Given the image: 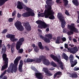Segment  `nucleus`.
Listing matches in <instances>:
<instances>
[{"label": "nucleus", "mask_w": 79, "mask_h": 79, "mask_svg": "<svg viewBox=\"0 0 79 79\" xmlns=\"http://www.w3.org/2000/svg\"><path fill=\"white\" fill-rule=\"evenodd\" d=\"M6 70H5L3 73L2 74V75L0 76V78H2L5 74V73H6Z\"/></svg>", "instance_id": "obj_37"}, {"label": "nucleus", "mask_w": 79, "mask_h": 79, "mask_svg": "<svg viewBox=\"0 0 79 79\" xmlns=\"http://www.w3.org/2000/svg\"><path fill=\"white\" fill-rule=\"evenodd\" d=\"M69 40H71L72 39H71V36H69Z\"/></svg>", "instance_id": "obj_61"}, {"label": "nucleus", "mask_w": 79, "mask_h": 79, "mask_svg": "<svg viewBox=\"0 0 79 79\" xmlns=\"http://www.w3.org/2000/svg\"><path fill=\"white\" fill-rule=\"evenodd\" d=\"M23 64V60H21L19 66V70L20 72H23V70L22 69Z\"/></svg>", "instance_id": "obj_15"}, {"label": "nucleus", "mask_w": 79, "mask_h": 79, "mask_svg": "<svg viewBox=\"0 0 79 79\" xmlns=\"http://www.w3.org/2000/svg\"><path fill=\"white\" fill-rule=\"evenodd\" d=\"M21 58V57L20 56L14 60V65L17 66H18V61L20 60Z\"/></svg>", "instance_id": "obj_17"}, {"label": "nucleus", "mask_w": 79, "mask_h": 79, "mask_svg": "<svg viewBox=\"0 0 79 79\" xmlns=\"http://www.w3.org/2000/svg\"><path fill=\"white\" fill-rule=\"evenodd\" d=\"M50 56L51 58H53V60H54L55 61H57L58 63H59V66L61 69H63V64H62L61 61L58 59L56 56H54L53 55L51 54Z\"/></svg>", "instance_id": "obj_9"}, {"label": "nucleus", "mask_w": 79, "mask_h": 79, "mask_svg": "<svg viewBox=\"0 0 79 79\" xmlns=\"http://www.w3.org/2000/svg\"><path fill=\"white\" fill-rule=\"evenodd\" d=\"M43 72H44L46 73V75L48 76H52V74L48 72V70L46 68H43L42 69Z\"/></svg>", "instance_id": "obj_14"}, {"label": "nucleus", "mask_w": 79, "mask_h": 79, "mask_svg": "<svg viewBox=\"0 0 79 79\" xmlns=\"http://www.w3.org/2000/svg\"><path fill=\"white\" fill-rule=\"evenodd\" d=\"M15 43H13L11 46V49L12 53H13V52H14L15 51V50L14 49V46H15Z\"/></svg>", "instance_id": "obj_26"}, {"label": "nucleus", "mask_w": 79, "mask_h": 79, "mask_svg": "<svg viewBox=\"0 0 79 79\" xmlns=\"http://www.w3.org/2000/svg\"><path fill=\"white\" fill-rule=\"evenodd\" d=\"M45 58L44 56H40L39 58H37L35 60H34V61L36 63H40L42 61V60H43Z\"/></svg>", "instance_id": "obj_13"}, {"label": "nucleus", "mask_w": 79, "mask_h": 79, "mask_svg": "<svg viewBox=\"0 0 79 79\" xmlns=\"http://www.w3.org/2000/svg\"><path fill=\"white\" fill-rule=\"evenodd\" d=\"M51 0H48L46 1V4H47V7H49V6H50L51 8H52L51 6H50V2H49V1H51Z\"/></svg>", "instance_id": "obj_27"}, {"label": "nucleus", "mask_w": 79, "mask_h": 79, "mask_svg": "<svg viewBox=\"0 0 79 79\" xmlns=\"http://www.w3.org/2000/svg\"><path fill=\"white\" fill-rule=\"evenodd\" d=\"M35 76L36 77L38 78V79H42V78H43V76L40 73H35Z\"/></svg>", "instance_id": "obj_18"}, {"label": "nucleus", "mask_w": 79, "mask_h": 79, "mask_svg": "<svg viewBox=\"0 0 79 79\" xmlns=\"http://www.w3.org/2000/svg\"><path fill=\"white\" fill-rule=\"evenodd\" d=\"M61 40L64 42H65V41L66 40V38H65V37H63V38H62Z\"/></svg>", "instance_id": "obj_47"}, {"label": "nucleus", "mask_w": 79, "mask_h": 79, "mask_svg": "<svg viewBox=\"0 0 79 79\" xmlns=\"http://www.w3.org/2000/svg\"><path fill=\"white\" fill-rule=\"evenodd\" d=\"M61 0H56V2L58 3H61Z\"/></svg>", "instance_id": "obj_44"}, {"label": "nucleus", "mask_w": 79, "mask_h": 79, "mask_svg": "<svg viewBox=\"0 0 79 79\" xmlns=\"http://www.w3.org/2000/svg\"><path fill=\"white\" fill-rule=\"evenodd\" d=\"M5 52H6V47L5 46H4L3 48L2 49V53H5Z\"/></svg>", "instance_id": "obj_34"}, {"label": "nucleus", "mask_w": 79, "mask_h": 79, "mask_svg": "<svg viewBox=\"0 0 79 79\" xmlns=\"http://www.w3.org/2000/svg\"><path fill=\"white\" fill-rule=\"evenodd\" d=\"M23 52V49H20L18 51V52L19 53H22Z\"/></svg>", "instance_id": "obj_39"}, {"label": "nucleus", "mask_w": 79, "mask_h": 79, "mask_svg": "<svg viewBox=\"0 0 79 79\" xmlns=\"http://www.w3.org/2000/svg\"><path fill=\"white\" fill-rule=\"evenodd\" d=\"M21 23L18 21L15 23V26L18 30L23 31H24V27L21 25Z\"/></svg>", "instance_id": "obj_10"}, {"label": "nucleus", "mask_w": 79, "mask_h": 79, "mask_svg": "<svg viewBox=\"0 0 79 79\" xmlns=\"http://www.w3.org/2000/svg\"><path fill=\"white\" fill-rule=\"evenodd\" d=\"M62 57L63 58L65 59L66 61H68L69 60L68 56L66 55L65 53H63L62 55Z\"/></svg>", "instance_id": "obj_20"}, {"label": "nucleus", "mask_w": 79, "mask_h": 79, "mask_svg": "<svg viewBox=\"0 0 79 79\" xmlns=\"http://www.w3.org/2000/svg\"><path fill=\"white\" fill-rule=\"evenodd\" d=\"M6 37L7 38H10V39L11 40V38H12V37H13V35L8 34L7 35H6Z\"/></svg>", "instance_id": "obj_35"}, {"label": "nucleus", "mask_w": 79, "mask_h": 79, "mask_svg": "<svg viewBox=\"0 0 79 79\" xmlns=\"http://www.w3.org/2000/svg\"><path fill=\"white\" fill-rule=\"evenodd\" d=\"M43 62L44 64L45 65H49L50 64V62L48 60H47L46 59H44L43 60Z\"/></svg>", "instance_id": "obj_19"}, {"label": "nucleus", "mask_w": 79, "mask_h": 79, "mask_svg": "<svg viewBox=\"0 0 79 79\" xmlns=\"http://www.w3.org/2000/svg\"><path fill=\"white\" fill-rule=\"evenodd\" d=\"M2 58L3 60L5 61V64L2 67V71L4 70L5 69H6V68H8V59L6 58V55L5 54H4L2 55Z\"/></svg>", "instance_id": "obj_7"}, {"label": "nucleus", "mask_w": 79, "mask_h": 79, "mask_svg": "<svg viewBox=\"0 0 79 79\" xmlns=\"http://www.w3.org/2000/svg\"><path fill=\"white\" fill-rule=\"evenodd\" d=\"M75 65H75V64H72L71 65V67H74V66H75Z\"/></svg>", "instance_id": "obj_63"}, {"label": "nucleus", "mask_w": 79, "mask_h": 79, "mask_svg": "<svg viewBox=\"0 0 79 79\" xmlns=\"http://www.w3.org/2000/svg\"><path fill=\"white\" fill-rule=\"evenodd\" d=\"M16 15V11L15 10L12 14V16H14Z\"/></svg>", "instance_id": "obj_45"}, {"label": "nucleus", "mask_w": 79, "mask_h": 79, "mask_svg": "<svg viewBox=\"0 0 79 79\" xmlns=\"http://www.w3.org/2000/svg\"><path fill=\"white\" fill-rule=\"evenodd\" d=\"M74 71H78L79 70V68L78 67H75L73 69Z\"/></svg>", "instance_id": "obj_42"}, {"label": "nucleus", "mask_w": 79, "mask_h": 79, "mask_svg": "<svg viewBox=\"0 0 79 79\" xmlns=\"http://www.w3.org/2000/svg\"><path fill=\"white\" fill-rule=\"evenodd\" d=\"M24 38H22L19 40V41H18L17 42V44L16 45V48L17 50H18L21 47V45L23 44V43L24 41Z\"/></svg>", "instance_id": "obj_11"}, {"label": "nucleus", "mask_w": 79, "mask_h": 79, "mask_svg": "<svg viewBox=\"0 0 79 79\" xmlns=\"http://www.w3.org/2000/svg\"><path fill=\"white\" fill-rule=\"evenodd\" d=\"M49 7H47V6L46 5L45 6V8L46 9H48L45 10L44 13H42L41 14H38V17L41 16V17H44L45 16L46 18H48V16L52 14H53V12L52 10V8L51 6H49Z\"/></svg>", "instance_id": "obj_2"}, {"label": "nucleus", "mask_w": 79, "mask_h": 79, "mask_svg": "<svg viewBox=\"0 0 79 79\" xmlns=\"http://www.w3.org/2000/svg\"><path fill=\"white\" fill-rule=\"evenodd\" d=\"M6 47L7 48H8V49H9L11 47V45L10 44H8L7 45Z\"/></svg>", "instance_id": "obj_48"}, {"label": "nucleus", "mask_w": 79, "mask_h": 79, "mask_svg": "<svg viewBox=\"0 0 79 79\" xmlns=\"http://www.w3.org/2000/svg\"><path fill=\"white\" fill-rule=\"evenodd\" d=\"M76 58H78V59H79V56H76Z\"/></svg>", "instance_id": "obj_64"}, {"label": "nucleus", "mask_w": 79, "mask_h": 79, "mask_svg": "<svg viewBox=\"0 0 79 79\" xmlns=\"http://www.w3.org/2000/svg\"><path fill=\"white\" fill-rule=\"evenodd\" d=\"M61 75V73L60 72H58L57 73H56L54 75V78H55L56 77V76L57 75Z\"/></svg>", "instance_id": "obj_30"}, {"label": "nucleus", "mask_w": 79, "mask_h": 79, "mask_svg": "<svg viewBox=\"0 0 79 79\" xmlns=\"http://www.w3.org/2000/svg\"><path fill=\"white\" fill-rule=\"evenodd\" d=\"M74 62L75 63V65H76L77 63V60H75Z\"/></svg>", "instance_id": "obj_54"}, {"label": "nucleus", "mask_w": 79, "mask_h": 79, "mask_svg": "<svg viewBox=\"0 0 79 79\" xmlns=\"http://www.w3.org/2000/svg\"><path fill=\"white\" fill-rule=\"evenodd\" d=\"M38 46H39V47H40V49H41V50H43V49H44V47L42 46V43H41V42H39Z\"/></svg>", "instance_id": "obj_25"}, {"label": "nucleus", "mask_w": 79, "mask_h": 79, "mask_svg": "<svg viewBox=\"0 0 79 79\" xmlns=\"http://www.w3.org/2000/svg\"><path fill=\"white\" fill-rule=\"evenodd\" d=\"M17 16L18 18H20V17L21 16V14H20L19 13H18Z\"/></svg>", "instance_id": "obj_49"}, {"label": "nucleus", "mask_w": 79, "mask_h": 79, "mask_svg": "<svg viewBox=\"0 0 79 79\" xmlns=\"http://www.w3.org/2000/svg\"><path fill=\"white\" fill-rule=\"evenodd\" d=\"M70 61L71 64H72L74 63L73 62V60H74V57L73 55H70L69 56Z\"/></svg>", "instance_id": "obj_21"}, {"label": "nucleus", "mask_w": 79, "mask_h": 79, "mask_svg": "<svg viewBox=\"0 0 79 79\" xmlns=\"http://www.w3.org/2000/svg\"><path fill=\"white\" fill-rule=\"evenodd\" d=\"M52 10L53 12V13L50 15L48 17V18L49 19H55V16L53 15H54V12H53V10Z\"/></svg>", "instance_id": "obj_22"}, {"label": "nucleus", "mask_w": 79, "mask_h": 79, "mask_svg": "<svg viewBox=\"0 0 79 79\" xmlns=\"http://www.w3.org/2000/svg\"><path fill=\"white\" fill-rule=\"evenodd\" d=\"M57 16L61 22V27L62 28H64L66 26V22L64 21V18L63 16V15L61 13H58Z\"/></svg>", "instance_id": "obj_4"}, {"label": "nucleus", "mask_w": 79, "mask_h": 79, "mask_svg": "<svg viewBox=\"0 0 79 79\" xmlns=\"http://www.w3.org/2000/svg\"><path fill=\"white\" fill-rule=\"evenodd\" d=\"M2 41L1 40H0V48L2 47V44H2Z\"/></svg>", "instance_id": "obj_51"}, {"label": "nucleus", "mask_w": 79, "mask_h": 79, "mask_svg": "<svg viewBox=\"0 0 79 79\" xmlns=\"http://www.w3.org/2000/svg\"><path fill=\"white\" fill-rule=\"evenodd\" d=\"M61 40V37H57V40L56 42V44H60V41Z\"/></svg>", "instance_id": "obj_28"}, {"label": "nucleus", "mask_w": 79, "mask_h": 79, "mask_svg": "<svg viewBox=\"0 0 79 79\" xmlns=\"http://www.w3.org/2000/svg\"><path fill=\"white\" fill-rule=\"evenodd\" d=\"M51 64L52 66H53V67H56L57 66L56 64L53 61L51 62Z\"/></svg>", "instance_id": "obj_32"}, {"label": "nucleus", "mask_w": 79, "mask_h": 79, "mask_svg": "<svg viewBox=\"0 0 79 79\" xmlns=\"http://www.w3.org/2000/svg\"><path fill=\"white\" fill-rule=\"evenodd\" d=\"M31 69L34 71H37V69H35V68L34 66H32L31 67Z\"/></svg>", "instance_id": "obj_41"}, {"label": "nucleus", "mask_w": 79, "mask_h": 79, "mask_svg": "<svg viewBox=\"0 0 79 79\" xmlns=\"http://www.w3.org/2000/svg\"><path fill=\"white\" fill-rule=\"evenodd\" d=\"M32 61H34V60L29 58L27 59V63H28L29 62H32Z\"/></svg>", "instance_id": "obj_33"}, {"label": "nucleus", "mask_w": 79, "mask_h": 79, "mask_svg": "<svg viewBox=\"0 0 79 79\" xmlns=\"http://www.w3.org/2000/svg\"><path fill=\"white\" fill-rule=\"evenodd\" d=\"M63 1L64 2L65 6H66L68 3V1L67 0H63Z\"/></svg>", "instance_id": "obj_36"}, {"label": "nucleus", "mask_w": 79, "mask_h": 79, "mask_svg": "<svg viewBox=\"0 0 79 79\" xmlns=\"http://www.w3.org/2000/svg\"><path fill=\"white\" fill-rule=\"evenodd\" d=\"M73 40L74 42H77V40H76V39H73Z\"/></svg>", "instance_id": "obj_55"}, {"label": "nucleus", "mask_w": 79, "mask_h": 79, "mask_svg": "<svg viewBox=\"0 0 79 79\" xmlns=\"http://www.w3.org/2000/svg\"><path fill=\"white\" fill-rule=\"evenodd\" d=\"M38 32H40V33H42V32L41 30H40V29H38Z\"/></svg>", "instance_id": "obj_52"}, {"label": "nucleus", "mask_w": 79, "mask_h": 79, "mask_svg": "<svg viewBox=\"0 0 79 79\" xmlns=\"http://www.w3.org/2000/svg\"><path fill=\"white\" fill-rule=\"evenodd\" d=\"M65 14L66 15H69V12H68V11L66 10V11L65 12Z\"/></svg>", "instance_id": "obj_46"}, {"label": "nucleus", "mask_w": 79, "mask_h": 79, "mask_svg": "<svg viewBox=\"0 0 79 79\" xmlns=\"http://www.w3.org/2000/svg\"><path fill=\"white\" fill-rule=\"evenodd\" d=\"M34 50L36 53H37L39 52V48L37 46H35V48H34Z\"/></svg>", "instance_id": "obj_31"}, {"label": "nucleus", "mask_w": 79, "mask_h": 79, "mask_svg": "<svg viewBox=\"0 0 79 79\" xmlns=\"http://www.w3.org/2000/svg\"><path fill=\"white\" fill-rule=\"evenodd\" d=\"M36 23L37 24H39L38 26L39 28L45 29V28L47 27L48 28L46 29V32H48V31H49V27H48V25L40 20L36 21Z\"/></svg>", "instance_id": "obj_3"}, {"label": "nucleus", "mask_w": 79, "mask_h": 79, "mask_svg": "<svg viewBox=\"0 0 79 79\" xmlns=\"http://www.w3.org/2000/svg\"><path fill=\"white\" fill-rule=\"evenodd\" d=\"M63 32H64V33H66V29H63Z\"/></svg>", "instance_id": "obj_53"}, {"label": "nucleus", "mask_w": 79, "mask_h": 79, "mask_svg": "<svg viewBox=\"0 0 79 79\" xmlns=\"http://www.w3.org/2000/svg\"><path fill=\"white\" fill-rule=\"evenodd\" d=\"M45 36L46 37H47L48 39L45 38L44 36H42V35H41L40 36V37L41 38V39H43V40H44L45 42L49 43V42H50V40H51L52 38V34H48L46 35Z\"/></svg>", "instance_id": "obj_8"}, {"label": "nucleus", "mask_w": 79, "mask_h": 79, "mask_svg": "<svg viewBox=\"0 0 79 79\" xmlns=\"http://www.w3.org/2000/svg\"><path fill=\"white\" fill-rule=\"evenodd\" d=\"M68 28L70 29V30L71 31L68 33V35H71L73 34V31L75 32H78L77 30L74 27V24H71L70 25H68Z\"/></svg>", "instance_id": "obj_6"}, {"label": "nucleus", "mask_w": 79, "mask_h": 79, "mask_svg": "<svg viewBox=\"0 0 79 79\" xmlns=\"http://www.w3.org/2000/svg\"><path fill=\"white\" fill-rule=\"evenodd\" d=\"M68 52H70L71 53H72L73 54H75L78 51V48L77 47H75L73 48H68Z\"/></svg>", "instance_id": "obj_12"}, {"label": "nucleus", "mask_w": 79, "mask_h": 79, "mask_svg": "<svg viewBox=\"0 0 79 79\" xmlns=\"http://www.w3.org/2000/svg\"><path fill=\"white\" fill-rule=\"evenodd\" d=\"M24 62L25 63H26V62H27V60L26 59H25L24 60Z\"/></svg>", "instance_id": "obj_62"}, {"label": "nucleus", "mask_w": 79, "mask_h": 79, "mask_svg": "<svg viewBox=\"0 0 79 79\" xmlns=\"http://www.w3.org/2000/svg\"><path fill=\"white\" fill-rule=\"evenodd\" d=\"M31 50H32L31 49H28V52L29 53V52H31Z\"/></svg>", "instance_id": "obj_60"}, {"label": "nucleus", "mask_w": 79, "mask_h": 79, "mask_svg": "<svg viewBox=\"0 0 79 79\" xmlns=\"http://www.w3.org/2000/svg\"><path fill=\"white\" fill-rule=\"evenodd\" d=\"M17 69V66L13 64V63H12L10 64V67L8 69L7 72L8 73H13V71L16 73Z\"/></svg>", "instance_id": "obj_5"}, {"label": "nucleus", "mask_w": 79, "mask_h": 79, "mask_svg": "<svg viewBox=\"0 0 79 79\" xmlns=\"http://www.w3.org/2000/svg\"><path fill=\"white\" fill-rule=\"evenodd\" d=\"M49 69L50 70H54V69H55V68L52 67L50 69Z\"/></svg>", "instance_id": "obj_57"}, {"label": "nucleus", "mask_w": 79, "mask_h": 79, "mask_svg": "<svg viewBox=\"0 0 79 79\" xmlns=\"http://www.w3.org/2000/svg\"><path fill=\"white\" fill-rule=\"evenodd\" d=\"M15 35H13V36L12 37V38L10 39V40L12 42H16V41H18V39H16L15 38Z\"/></svg>", "instance_id": "obj_24"}, {"label": "nucleus", "mask_w": 79, "mask_h": 79, "mask_svg": "<svg viewBox=\"0 0 79 79\" xmlns=\"http://www.w3.org/2000/svg\"><path fill=\"white\" fill-rule=\"evenodd\" d=\"M69 45L71 46V47H74V45H71V44H69Z\"/></svg>", "instance_id": "obj_59"}, {"label": "nucleus", "mask_w": 79, "mask_h": 79, "mask_svg": "<svg viewBox=\"0 0 79 79\" xmlns=\"http://www.w3.org/2000/svg\"><path fill=\"white\" fill-rule=\"evenodd\" d=\"M64 45H65V48H67L68 47V44H64Z\"/></svg>", "instance_id": "obj_50"}, {"label": "nucleus", "mask_w": 79, "mask_h": 79, "mask_svg": "<svg viewBox=\"0 0 79 79\" xmlns=\"http://www.w3.org/2000/svg\"><path fill=\"white\" fill-rule=\"evenodd\" d=\"M2 79H7V77H6V76H5L2 78Z\"/></svg>", "instance_id": "obj_56"}, {"label": "nucleus", "mask_w": 79, "mask_h": 79, "mask_svg": "<svg viewBox=\"0 0 79 79\" xmlns=\"http://www.w3.org/2000/svg\"><path fill=\"white\" fill-rule=\"evenodd\" d=\"M70 76L71 77H74V78L77 77V75L76 74H73L72 75H70Z\"/></svg>", "instance_id": "obj_29"}, {"label": "nucleus", "mask_w": 79, "mask_h": 79, "mask_svg": "<svg viewBox=\"0 0 79 79\" xmlns=\"http://www.w3.org/2000/svg\"><path fill=\"white\" fill-rule=\"evenodd\" d=\"M24 8V9L27 11H28L22 14V16L23 17H29L30 16H34L35 15L34 10H32V9L27 7L26 5H24L23 2H20L19 1L18 2V4L17 6V8L19 9H23V7Z\"/></svg>", "instance_id": "obj_1"}, {"label": "nucleus", "mask_w": 79, "mask_h": 79, "mask_svg": "<svg viewBox=\"0 0 79 79\" xmlns=\"http://www.w3.org/2000/svg\"><path fill=\"white\" fill-rule=\"evenodd\" d=\"M24 24L23 25L24 26H25V28L26 29L27 31H29L31 30V26L29 25V23L27 22V23Z\"/></svg>", "instance_id": "obj_16"}, {"label": "nucleus", "mask_w": 79, "mask_h": 79, "mask_svg": "<svg viewBox=\"0 0 79 79\" xmlns=\"http://www.w3.org/2000/svg\"><path fill=\"white\" fill-rule=\"evenodd\" d=\"M77 13L78 14V20L77 21V23H79V11H77Z\"/></svg>", "instance_id": "obj_40"}, {"label": "nucleus", "mask_w": 79, "mask_h": 79, "mask_svg": "<svg viewBox=\"0 0 79 79\" xmlns=\"http://www.w3.org/2000/svg\"><path fill=\"white\" fill-rule=\"evenodd\" d=\"M72 2L73 3L74 5L76 6H78L79 5L78 1H77V0H73Z\"/></svg>", "instance_id": "obj_23"}, {"label": "nucleus", "mask_w": 79, "mask_h": 79, "mask_svg": "<svg viewBox=\"0 0 79 79\" xmlns=\"http://www.w3.org/2000/svg\"><path fill=\"white\" fill-rule=\"evenodd\" d=\"M7 31H8V30L7 29H5L2 31V33H3V34H5Z\"/></svg>", "instance_id": "obj_43"}, {"label": "nucleus", "mask_w": 79, "mask_h": 79, "mask_svg": "<svg viewBox=\"0 0 79 79\" xmlns=\"http://www.w3.org/2000/svg\"><path fill=\"white\" fill-rule=\"evenodd\" d=\"M15 19V18H10L8 19V21L9 22H11L13 20Z\"/></svg>", "instance_id": "obj_38"}, {"label": "nucleus", "mask_w": 79, "mask_h": 79, "mask_svg": "<svg viewBox=\"0 0 79 79\" xmlns=\"http://www.w3.org/2000/svg\"><path fill=\"white\" fill-rule=\"evenodd\" d=\"M32 46L33 47V48H35V44H33L32 45Z\"/></svg>", "instance_id": "obj_58"}]
</instances>
